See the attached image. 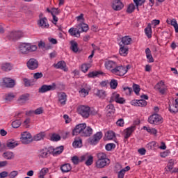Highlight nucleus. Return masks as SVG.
Here are the masks:
<instances>
[{
    "label": "nucleus",
    "mask_w": 178,
    "mask_h": 178,
    "mask_svg": "<svg viewBox=\"0 0 178 178\" xmlns=\"http://www.w3.org/2000/svg\"><path fill=\"white\" fill-rule=\"evenodd\" d=\"M92 134V129L87 127L86 123L79 124L72 131L73 136H81V137H90Z\"/></svg>",
    "instance_id": "nucleus-1"
},
{
    "label": "nucleus",
    "mask_w": 178,
    "mask_h": 178,
    "mask_svg": "<svg viewBox=\"0 0 178 178\" xmlns=\"http://www.w3.org/2000/svg\"><path fill=\"white\" fill-rule=\"evenodd\" d=\"M19 54L22 55H27L30 52H35L37 51V45L31 44L30 43H22L18 47Z\"/></svg>",
    "instance_id": "nucleus-2"
},
{
    "label": "nucleus",
    "mask_w": 178,
    "mask_h": 178,
    "mask_svg": "<svg viewBox=\"0 0 178 178\" xmlns=\"http://www.w3.org/2000/svg\"><path fill=\"white\" fill-rule=\"evenodd\" d=\"M129 70V65L126 67L123 65H117L115 68L111 70V73L115 74V76H124Z\"/></svg>",
    "instance_id": "nucleus-3"
},
{
    "label": "nucleus",
    "mask_w": 178,
    "mask_h": 178,
    "mask_svg": "<svg viewBox=\"0 0 178 178\" xmlns=\"http://www.w3.org/2000/svg\"><path fill=\"white\" fill-rule=\"evenodd\" d=\"M56 90V84L55 83L51 85H42L38 90V92L40 94H44V92H48V91H54Z\"/></svg>",
    "instance_id": "nucleus-4"
},
{
    "label": "nucleus",
    "mask_w": 178,
    "mask_h": 178,
    "mask_svg": "<svg viewBox=\"0 0 178 178\" xmlns=\"http://www.w3.org/2000/svg\"><path fill=\"white\" fill-rule=\"evenodd\" d=\"M148 122L150 124H161L162 123V117L156 113L152 114L149 117Z\"/></svg>",
    "instance_id": "nucleus-5"
},
{
    "label": "nucleus",
    "mask_w": 178,
    "mask_h": 178,
    "mask_svg": "<svg viewBox=\"0 0 178 178\" xmlns=\"http://www.w3.org/2000/svg\"><path fill=\"white\" fill-rule=\"evenodd\" d=\"M90 106H81L78 108L79 115H81L82 118L87 119L90 116Z\"/></svg>",
    "instance_id": "nucleus-6"
},
{
    "label": "nucleus",
    "mask_w": 178,
    "mask_h": 178,
    "mask_svg": "<svg viewBox=\"0 0 178 178\" xmlns=\"http://www.w3.org/2000/svg\"><path fill=\"white\" fill-rule=\"evenodd\" d=\"M102 138V132L99 131L92 136V137L89 138L88 143L90 145H97V143Z\"/></svg>",
    "instance_id": "nucleus-7"
},
{
    "label": "nucleus",
    "mask_w": 178,
    "mask_h": 178,
    "mask_svg": "<svg viewBox=\"0 0 178 178\" xmlns=\"http://www.w3.org/2000/svg\"><path fill=\"white\" fill-rule=\"evenodd\" d=\"M33 141V136L30 132L24 131L21 134V142L22 144H30Z\"/></svg>",
    "instance_id": "nucleus-8"
},
{
    "label": "nucleus",
    "mask_w": 178,
    "mask_h": 178,
    "mask_svg": "<svg viewBox=\"0 0 178 178\" xmlns=\"http://www.w3.org/2000/svg\"><path fill=\"white\" fill-rule=\"evenodd\" d=\"M8 37L9 40L16 41V40H19L23 37V32L20 31H13L8 34Z\"/></svg>",
    "instance_id": "nucleus-9"
},
{
    "label": "nucleus",
    "mask_w": 178,
    "mask_h": 178,
    "mask_svg": "<svg viewBox=\"0 0 178 178\" xmlns=\"http://www.w3.org/2000/svg\"><path fill=\"white\" fill-rule=\"evenodd\" d=\"M51 147H45L40 150L38 158H40V159H45V158H48V156L51 155Z\"/></svg>",
    "instance_id": "nucleus-10"
},
{
    "label": "nucleus",
    "mask_w": 178,
    "mask_h": 178,
    "mask_svg": "<svg viewBox=\"0 0 178 178\" xmlns=\"http://www.w3.org/2000/svg\"><path fill=\"white\" fill-rule=\"evenodd\" d=\"M26 66L30 70H35L38 67V61L35 58H30L26 63Z\"/></svg>",
    "instance_id": "nucleus-11"
},
{
    "label": "nucleus",
    "mask_w": 178,
    "mask_h": 178,
    "mask_svg": "<svg viewBox=\"0 0 178 178\" xmlns=\"http://www.w3.org/2000/svg\"><path fill=\"white\" fill-rule=\"evenodd\" d=\"M114 101H115L117 104H123L124 102H126V100H124V98L120 97V95L118 93H113V95L109 102H113Z\"/></svg>",
    "instance_id": "nucleus-12"
},
{
    "label": "nucleus",
    "mask_w": 178,
    "mask_h": 178,
    "mask_svg": "<svg viewBox=\"0 0 178 178\" xmlns=\"http://www.w3.org/2000/svg\"><path fill=\"white\" fill-rule=\"evenodd\" d=\"M123 3L120 0H113L112 3V8L114 10H122L124 8Z\"/></svg>",
    "instance_id": "nucleus-13"
},
{
    "label": "nucleus",
    "mask_w": 178,
    "mask_h": 178,
    "mask_svg": "<svg viewBox=\"0 0 178 178\" xmlns=\"http://www.w3.org/2000/svg\"><path fill=\"white\" fill-rule=\"evenodd\" d=\"M165 86V82L163 81H159L157 84L154 86V89L159 91L160 94L163 95L166 92V88H163Z\"/></svg>",
    "instance_id": "nucleus-14"
},
{
    "label": "nucleus",
    "mask_w": 178,
    "mask_h": 178,
    "mask_svg": "<svg viewBox=\"0 0 178 178\" xmlns=\"http://www.w3.org/2000/svg\"><path fill=\"white\" fill-rule=\"evenodd\" d=\"M38 25L39 27H41V29H49V24H48V19L47 17L39 19L38 21Z\"/></svg>",
    "instance_id": "nucleus-15"
},
{
    "label": "nucleus",
    "mask_w": 178,
    "mask_h": 178,
    "mask_svg": "<svg viewBox=\"0 0 178 178\" xmlns=\"http://www.w3.org/2000/svg\"><path fill=\"white\" fill-rule=\"evenodd\" d=\"M3 83L7 88H13L16 84L15 80L10 78H4L3 79Z\"/></svg>",
    "instance_id": "nucleus-16"
},
{
    "label": "nucleus",
    "mask_w": 178,
    "mask_h": 178,
    "mask_svg": "<svg viewBox=\"0 0 178 178\" xmlns=\"http://www.w3.org/2000/svg\"><path fill=\"white\" fill-rule=\"evenodd\" d=\"M63 146H59L58 147L54 148L52 147H50V152L51 154H52V155L54 156H57V155H60V154L62 152H63Z\"/></svg>",
    "instance_id": "nucleus-17"
},
{
    "label": "nucleus",
    "mask_w": 178,
    "mask_h": 178,
    "mask_svg": "<svg viewBox=\"0 0 178 178\" xmlns=\"http://www.w3.org/2000/svg\"><path fill=\"white\" fill-rule=\"evenodd\" d=\"M77 30L79 32V34L81 33H87L90 28L88 27V24L86 23H80L76 26Z\"/></svg>",
    "instance_id": "nucleus-18"
},
{
    "label": "nucleus",
    "mask_w": 178,
    "mask_h": 178,
    "mask_svg": "<svg viewBox=\"0 0 178 178\" xmlns=\"http://www.w3.org/2000/svg\"><path fill=\"white\" fill-rule=\"evenodd\" d=\"M67 97L66 93L63 92L58 93V102L60 103V105H66Z\"/></svg>",
    "instance_id": "nucleus-19"
},
{
    "label": "nucleus",
    "mask_w": 178,
    "mask_h": 178,
    "mask_svg": "<svg viewBox=\"0 0 178 178\" xmlns=\"http://www.w3.org/2000/svg\"><path fill=\"white\" fill-rule=\"evenodd\" d=\"M111 163L110 160H97L96 162V167L98 169H102V168H105V166H108Z\"/></svg>",
    "instance_id": "nucleus-20"
},
{
    "label": "nucleus",
    "mask_w": 178,
    "mask_h": 178,
    "mask_svg": "<svg viewBox=\"0 0 178 178\" xmlns=\"http://www.w3.org/2000/svg\"><path fill=\"white\" fill-rule=\"evenodd\" d=\"M106 116H108V118H111V116H113L115 112V106L111 104L107 105V106L106 107Z\"/></svg>",
    "instance_id": "nucleus-21"
},
{
    "label": "nucleus",
    "mask_w": 178,
    "mask_h": 178,
    "mask_svg": "<svg viewBox=\"0 0 178 178\" xmlns=\"http://www.w3.org/2000/svg\"><path fill=\"white\" fill-rule=\"evenodd\" d=\"M117 65L118 64L116 63V62L113 60H108L105 62L106 68L108 70H111V72H112V69H115Z\"/></svg>",
    "instance_id": "nucleus-22"
},
{
    "label": "nucleus",
    "mask_w": 178,
    "mask_h": 178,
    "mask_svg": "<svg viewBox=\"0 0 178 178\" xmlns=\"http://www.w3.org/2000/svg\"><path fill=\"white\" fill-rule=\"evenodd\" d=\"M13 65L10 63H3L1 64V69L3 72H10Z\"/></svg>",
    "instance_id": "nucleus-23"
},
{
    "label": "nucleus",
    "mask_w": 178,
    "mask_h": 178,
    "mask_svg": "<svg viewBox=\"0 0 178 178\" xmlns=\"http://www.w3.org/2000/svg\"><path fill=\"white\" fill-rule=\"evenodd\" d=\"M70 49L74 54H77L79 52V44H77V42L74 40H71L70 42Z\"/></svg>",
    "instance_id": "nucleus-24"
},
{
    "label": "nucleus",
    "mask_w": 178,
    "mask_h": 178,
    "mask_svg": "<svg viewBox=\"0 0 178 178\" xmlns=\"http://www.w3.org/2000/svg\"><path fill=\"white\" fill-rule=\"evenodd\" d=\"M120 55H121V56H127V54H129V47L123 44H120Z\"/></svg>",
    "instance_id": "nucleus-25"
},
{
    "label": "nucleus",
    "mask_w": 178,
    "mask_h": 178,
    "mask_svg": "<svg viewBox=\"0 0 178 178\" xmlns=\"http://www.w3.org/2000/svg\"><path fill=\"white\" fill-rule=\"evenodd\" d=\"M132 105H134V106H147V101L144 99H140V100H134L131 102Z\"/></svg>",
    "instance_id": "nucleus-26"
},
{
    "label": "nucleus",
    "mask_w": 178,
    "mask_h": 178,
    "mask_svg": "<svg viewBox=\"0 0 178 178\" xmlns=\"http://www.w3.org/2000/svg\"><path fill=\"white\" fill-rule=\"evenodd\" d=\"M134 130H136V125H132L130 127L127 128L125 130L124 138H129V137L131 136Z\"/></svg>",
    "instance_id": "nucleus-27"
},
{
    "label": "nucleus",
    "mask_w": 178,
    "mask_h": 178,
    "mask_svg": "<svg viewBox=\"0 0 178 178\" xmlns=\"http://www.w3.org/2000/svg\"><path fill=\"white\" fill-rule=\"evenodd\" d=\"M68 33H70L72 37H76L77 38H80V32H79V29H77V27L70 29Z\"/></svg>",
    "instance_id": "nucleus-28"
},
{
    "label": "nucleus",
    "mask_w": 178,
    "mask_h": 178,
    "mask_svg": "<svg viewBox=\"0 0 178 178\" xmlns=\"http://www.w3.org/2000/svg\"><path fill=\"white\" fill-rule=\"evenodd\" d=\"M158 147H159V143H158L156 141L150 142L146 145V148H147V149L149 150H151V149L155 150Z\"/></svg>",
    "instance_id": "nucleus-29"
},
{
    "label": "nucleus",
    "mask_w": 178,
    "mask_h": 178,
    "mask_svg": "<svg viewBox=\"0 0 178 178\" xmlns=\"http://www.w3.org/2000/svg\"><path fill=\"white\" fill-rule=\"evenodd\" d=\"M54 66L56 69H61L66 72V63L65 61H59L58 63L54 64Z\"/></svg>",
    "instance_id": "nucleus-30"
},
{
    "label": "nucleus",
    "mask_w": 178,
    "mask_h": 178,
    "mask_svg": "<svg viewBox=\"0 0 178 178\" xmlns=\"http://www.w3.org/2000/svg\"><path fill=\"white\" fill-rule=\"evenodd\" d=\"M72 145L74 148H81V147H83V140L80 138H76Z\"/></svg>",
    "instance_id": "nucleus-31"
},
{
    "label": "nucleus",
    "mask_w": 178,
    "mask_h": 178,
    "mask_svg": "<svg viewBox=\"0 0 178 178\" xmlns=\"http://www.w3.org/2000/svg\"><path fill=\"white\" fill-rule=\"evenodd\" d=\"M168 109L170 113L176 114L178 112V106L176 103H170Z\"/></svg>",
    "instance_id": "nucleus-32"
},
{
    "label": "nucleus",
    "mask_w": 178,
    "mask_h": 178,
    "mask_svg": "<svg viewBox=\"0 0 178 178\" xmlns=\"http://www.w3.org/2000/svg\"><path fill=\"white\" fill-rule=\"evenodd\" d=\"M145 33L147 38H152V29L151 28V24H148L147 27L145 29Z\"/></svg>",
    "instance_id": "nucleus-33"
},
{
    "label": "nucleus",
    "mask_w": 178,
    "mask_h": 178,
    "mask_svg": "<svg viewBox=\"0 0 178 178\" xmlns=\"http://www.w3.org/2000/svg\"><path fill=\"white\" fill-rule=\"evenodd\" d=\"M121 42L120 43V45H130V43L131 42V38L129 36L123 37L121 40Z\"/></svg>",
    "instance_id": "nucleus-34"
},
{
    "label": "nucleus",
    "mask_w": 178,
    "mask_h": 178,
    "mask_svg": "<svg viewBox=\"0 0 178 178\" xmlns=\"http://www.w3.org/2000/svg\"><path fill=\"white\" fill-rule=\"evenodd\" d=\"M101 74H103V72L101 71H93L88 74V77L89 79H95V77H98Z\"/></svg>",
    "instance_id": "nucleus-35"
},
{
    "label": "nucleus",
    "mask_w": 178,
    "mask_h": 178,
    "mask_svg": "<svg viewBox=\"0 0 178 178\" xmlns=\"http://www.w3.org/2000/svg\"><path fill=\"white\" fill-rule=\"evenodd\" d=\"M15 97H16L13 92L7 93L4 95V99L6 102H12L13 99H15Z\"/></svg>",
    "instance_id": "nucleus-36"
},
{
    "label": "nucleus",
    "mask_w": 178,
    "mask_h": 178,
    "mask_svg": "<svg viewBox=\"0 0 178 178\" xmlns=\"http://www.w3.org/2000/svg\"><path fill=\"white\" fill-rule=\"evenodd\" d=\"M29 97L30 95L29 94L22 95L19 97L18 102L19 104H24L26 101H29Z\"/></svg>",
    "instance_id": "nucleus-37"
},
{
    "label": "nucleus",
    "mask_w": 178,
    "mask_h": 178,
    "mask_svg": "<svg viewBox=\"0 0 178 178\" xmlns=\"http://www.w3.org/2000/svg\"><path fill=\"white\" fill-rule=\"evenodd\" d=\"M3 158L8 160L13 159L15 158V154L12 152H6L3 154Z\"/></svg>",
    "instance_id": "nucleus-38"
},
{
    "label": "nucleus",
    "mask_w": 178,
    "mask_h": 178,
    "mask_svg": "<svg viewBox=\"0 0 178 178\" xmlns=\"http://www.w3.org/2000/svg\"><path fill=\"white\" fill-rule=\"evenodd\" d=\"M97 97H99V98H102V99H104L105 97H106V92L104 90H97L96 92Z\"/></svg>",
    "instance_id": "nucleus-39"
},
{
    "label": "nucleus",
    "mask_w": 178,
    "mask_h": 178,
    "mask_svg": "<svg viewBox=\"0 0 178 178\" xmlns=\"http://www.w3.org/2000/svg\"><path fill=\"white\" fill-rule=\"evenodd\" d=\"M6 145H7L8 148H9V149H13V148H15V147H17V143H16L13 140H8L7 142Z\"/></svg>",
    "instance_id": "nucleus-40"
},
{
    "label": "nucleus",
    "mask_w": 178,
    "mask_h": 178,
    "mask_svg": "<svg viewBox=\"0 0 178 178\" xmlns=\"http://www.w3.org/2000/svg\"><path fill=\"white\" fill-rule=\"evenodd\" d=\"M20 126H22V120H16L12 122V127H13V129H19Z\"/></svg>",
    "instance_id": "nucleus-41"
},
{
    "label": "nucleus",
    "mask_w": 178,
    "mask_h": 178,
    "mask_svg": "<svg viewBox=\"0 0 178 178\" xmlns=\"http://www.w3.org/2000/svg\"><path fill=\"white\" fill-rule=\"evenodd\" d=\"M97 161H106L109 160L108 157H106V154L105 153L101 152L97 154Z\"/></svg>",
    "instance_id": "nucleus-42"
},
{
    "label": "nucleus",
    "mask_w": 178,
    "mask_h": 178,
    "mask_svg": "<svg viewBox=\"0 0 178 178\" xmlns=\"http://www.w3.org/2000/svg\"><path fill=\"white\" fill-rule=\"evenodd\" d=\"M91 67V64L90 63H83L81 65V70L83 73H87L88 72V69Z\"/></svg>",
    "instance_id": "nucleus-43"
},
{
    "label": "nucleus",
    "mask_w": 178,
    "mask_h": 178,
    "mask_svg": "<svg viewBox=\"0 0 178 178\" xmlns=\"http://www.w3.org/2000/svg\"><path fill=\"white\" fill-rule=\"evenodd\" d=\"M144 130H147V133H150V134H154V136H156V133L158 131L155 129V128H149L146 126L143 127Z\"/></svg>",
    "instance_id": "nucleus-44"
},
{
    "label": "nucleus",
    "mask_w": 178,
    "mask_h": 178,
    "mask_svg": "<svg viewBox=\"0 0 178 178\" xmlns=\"http://www.w3.org/2000/svg\"><path fill=\"white\" fill-rule=\"evenodd\" d=\"M44 137H45L44 133H39L33 137V140L34 141H40V140H42Z\"/></svg>",
    "instance_id": "nucleus-45"
},
{
    "label": "nucleus",
    "mask_w": 178,
    "mask_h": 178,
    "mask_svg": "<svg viewBox=\"0 0 178 178\" xmlns=\"http://www.w3.org/2000/svg\"><path fill=\"white\" fill-rule=\"evenodd\" d=\"M110 87L112 90H116L118 87V80L116 79H111L110 82Z\"/></svg>",
    "instance_id": "nucleus-46"
},
{
    "label": "nucleus",
    "mask_w": 178,
    "mask_h": 178,
    "mask_svg": "<svg viewBox=\"0 0 178 178\" xmlns=\"http://www.w3.org/2000/svg\"><path fill=\"white\" fill-rule=\"evenodd\" d=\"M92 162H94V157L92 156H88L85 163L86 166H91Z\"/></svg>",
    "instance_id": "nucleus-47"
},
{
    "label": "nucleus",
    "mask_w": 178,
    "mask_h": 178,
    "mask_svg": "<svg viewBox=\"0 0 178 178\" xmlns=\"http://www.w3.org/2000/svg\"><path fill=\"white\" fill-rule=\"evenodd\" d=\"M106 151H112V149H115L116 148V145L115 143H108L105 146Z\"/></svg>",
    "instance_id": "nucleus-48"
},
{
    "label": "nucleus",
    "mask_w": 178,
    "mask_h": 178,
    "mask_svg": "<svg viewBox=\"0 0 178 178\" xmlns=\"http://www.w3.org/2000/svg\"><path fill=\"white\" fill-rule=\"evenodd\" d=\"M136 10V6L134 3H130L127 9V13H133Z\"/></svg>",
    "instance_id": "nucleus-49"
},
{
    "label": "nucleus",
    "mask_w": 178,
    "mask_h": 178,
    "mask_svg": "<svg viewBox=\"0 0 178 178\" xmlns=\"http://www.w3.org/2000/svg\"><path fill=\"white\" fill-rule=\"evenodd\" d=\"M106 137L107 140H113L115 137V132L112 131H109L106 134Z\"/></svg>",
    "instance_id": "nucleus-50"
},
{
    "label": "nucleus",
    "mask_w": 178,
    "mask_h": 178,
    "mask_svg": "<svg viewBox=\"0 0 178 178\" xmlns=\"http://www.w3.org/2000/svg\"><path fill=\"white\" fill-rule=\"evenodd\" d=\"M133 90H134L135 94H136V95H138V94H140V91L141 90V88H140V85L134 83Z\"/></svg>",
    "instance_id": "nucleus-51"
},
{
    "label": "nucleus",
    "mask_w": 178,
    "mask_h": 178,
    "mask_svg": "<svg viewBox=\"0 0 178 178\" xmlns=\"http://www.w3.org/2000/svg\"><path fill=\"white\" fill-rule=\"evenodd\" d=\"M71 161L74 165H79V163L81 162L80 159L77 156H72Z\"/></svg>",
    "instance_id": "nucleus-52"
},
{
    "label": "nucleus",
    "mask_w": 178,
    "mask_h": 178,
    "mask_svg": "<svg viewBox=\"0 0 178 178\" xmlns=\"http://www.w3.org/2000/svg\"><path fill=\"white\" fill-rule=\"evenodd\" d=\"M123 90L124 91L126 95H131V92H133V88L129 87L123 88Z\"/></svg>",
    "instance_id": "nucleus-53"
},
{
    "label": "nucleus",
    "mask_w": 178,
    "mask_h": 178,
    "mask_svg": "<svg viewBox=\"0 0 178 178\" xmlns=\"http://www.w3.org/2000/svg\"><path fill=\"white\" fill-rule=\"evenodd\" d=\"M51 141H59L60 140V136L59 134H54L51 137Z\"/></svg>",
    "instance_id": "nucleus-54"
},
{
    "label": "nucleus",
    "mask_w": 178,
    "mask_h": 178,
    "mask_svg": "<svg viewBox=\"0 0 178 178\" xmlns=\"http://www.w3.org/2000/svg\"><path fill=\"white\" fill-rule=\"evenodd\" d=\"M48 172H49V170L47 168H42L40 171V177H44V176H45Z\"/></svg>",
    "instance_id": "nucleus-55"
},
{
    "label": "nucleus",
    "mask_w": 178,
    "mask_h": 178,
    "mask_svg": "<svg viewBox=\"0 0 178 178\" xmlns=\"http://www.w3.org/2000/svg\"><path fill=\"white\" fill-rule=\"evenodd\" d=\"M146 0H134L136 6H141L143 3H145Z\"/></svg>",
    "instance_id": "nucleus-56"
},
{
    "label": "nucleus",
    "mask_w": 178,
    "mask_h": 178,
    "mask_svg": "<svg viewBox=\"0 0 178 178\" xmlns=\"http://www.w3.org/2000/svg\"><path fill=\"white\" fill-rule=\"evenodd\" d=\"M175 165V161H173L172 159H170L168 163V169H169V170H172V169H173V165Z\"/></svg>",
    "instance_id": "nucleus-57"
},
{
    "label": "nucleus",
    "mask_w": 178,
    "mask_h": 178,
    "mask_svg": "<svg viewBox=\"0 0 178 178\" xmlns=\"http://www.w3.org/2000/svg\"><path fill=\"white\" fill-rule=\"evenodd\" d=\"M60 170L63 173H67V163H65L60 166Z\"/></svg>",
    "instance_id": "nucleus-58"
},
{
    "label": "nucleus",
    "mask_w": 178,
    "mask_h": 178,
    "mask_svg": "<svg viewBox=\"0 0 178 178\" xmlns=\"http://www.w3.org/2000/svg\"><path fill=\"white\" fill-rule=\"evenodd\" d=\"M42 73L41 72H36L33 74V78L35 79V80H38V79L42 78Z\"/></svg>",
    "instance_id": "nucleus-59"
},
{
    "label": "nucleus",
    "mask_w": 178,
    "mask_h": 178,
    "mask_svg": "<svg viewBox=\"0 0 178 178\" xmlns=\"http://www.w3.org/2000/svg\"><path fill=\"white\" fill-rule=\"evenodd\" d=\"M17 175H19V172L17 171H12L8 175V177H10V178H15V177H16V176H17Z\"/></svg>",
    "instance_id": "nucleus-60"
},
{
    "label": "nucleus",
    "mask_w": 178,
    "mask_h": 178,
    "mask_svg": "<svg viewBox=\"0 0 178 178\" xmlns=\"http://www.w3.org/2000/svg\"><path fill=\"white\" fill-rule=\"evenodd\" d=\"M124 175H126L124 170H121L120 171L118 172V178H124Z\"/></svg>",
    "instance_id": "nucleus-61"
},
{
    "label": "nucleus",
    "mask_w": 178,
    "mask_h": 178,
    "mask_svg": "<svg viewBox=\"0 0 178 178\" xmlns=\"http://www.w3.org/2000/svg\"><path fill=\"white\" fill-rule=\"evenodd\" d=\"M38 47L39 48H40L41 49H44V48H47V45L45 44V43L43 41H40L38 42Z\"/></svg>",
    "instance_id": "nucleus-62"
},
{
    "label": "nucleus",
    "mask_w": 178,
    "mask_h": 178,
    "mask_svg": "<svg viewBox=\"0 0 178 178\" xmlns=\"http://www.w3.org/2000/svg\"><path fill=\"white\" fill-rule=\"evenodd\" d=\"M51 14L52 16L55 15H59V10H58V8H52L51 11Z\"/></svg>",
    "instance_id": "nucleus-63"
},
{
    "label": "nucleus",
    "mask_w": 178,
    "mask_h": 178,
    "mask_svg": "<svg viewBox=\"0 0 178 178\" xmlns=\"http://www.w3.org/2000/svg\"><path fill=\"white\" fill-rule=\"evenodd\" d=\"M43 111H44L42 110V108H38L35 111H34L35 115H41Z\"/></svg>",
    "instance_id": "nucleus-64"
}]
</instances>
